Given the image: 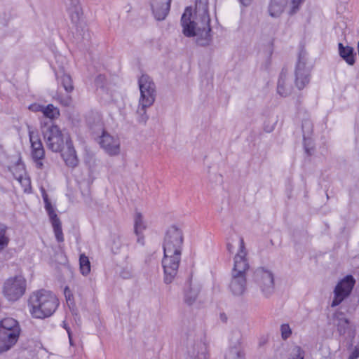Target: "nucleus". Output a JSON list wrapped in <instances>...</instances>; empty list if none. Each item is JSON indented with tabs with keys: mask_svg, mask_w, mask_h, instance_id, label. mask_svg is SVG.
I'll return each instance as SVG.
<instances>
[{
	"mask_svg": "<svg viewBox=\"0 0 359 359\" xmlns=\"http://www.w3.org/2000/svg\"><path fill=\"white\" fill-rule=\"evenodd\" d=\"M191 8L187 7L181 18L183 34L187 37H196L198 46H205L212 41L208 13V0H196L195 18L191 19Z\"/></svg>",
	"mask_w": 359,
	"mask_h": 359,
	"instance_id": "nucleus-1",
	"label": "nucleus"
},
{
	"mask_svg": "<svg viewBox=\"0 0 359 359\" xmlns=\"http://www.w3.org/2000/svg\"><path fill=\"white\" fill-rule=\"evenodd\" d=\"M184 236L182 231L175 226L166 231L163 245L164 257L162 266L164 271V282L169 284L175 278L180 266Z\"/></svg>",
	"mask_w": 359,
	"mask_h": 359,
	"instance_id": "nucleus-2",
	"label": "nucleus"
},
{
	"mask_svg": "<svg viewBox=\"0 0 359 359\" xmlns=\"http://www.w3.org/2000/svg\"><path fill=\"white\" fill-rule=\"evenodd\" d=\"M248 252L242 237H238V249L233 257V267L229 290L233 295L242 296L247 288L246 272L250 266L247 258Z\"/></svg>",
	"mask_w": 359,
	"mask_h": 359,
	"instance_id": "nucleus-3",
	"label": "nucleus"
},
{
	"mask_svg": "<svg viewBox=\"0 0 359 359\" xmlns=\"http://www.w3.org/2000/svg\"><path fill=\"white\" fill-rule=\"evenodd\" d=\"M59 305L57 297L44 289L32 292L27 302L30 315L34 318L43 319L52 316Z\"/></svg>",
	"mask_w": 359,
	"mask_h": 359,
	"instance_id": "nucleus-4",
	"label": "nucleus"
},
{
	"mask_svg": "<svg viewBox=\"0 0 359 359\" xmlns=\"http://www.w3.org/2000/svg\"><path fill=\"white\" fill-rule=\"evenodd\" d=\"M41 130L43 140L48 149L53 152H60L67 144L68 135L62 133L60 128L50 121H41Z\"/></svg>",
	"mask_w": 359,
	"mask_h": 359,
	"instance_id": "nucleus-5",
	"label": "nucleus"
},
{
	"mask_svg": "<svg viewBox=\"0 0 359 359\" xmlns=\"http://www.w3.org/2000/svg\"><path fill=\"white\" fill-rule=\"evenodd\" d=\"M18 322L13 318L0 321V353L8 351L18 341L20 334Z\"/></svg>",
	"mask_w": 359,
	"mask_h": 359,
	"instance_id": "nucleus-6",
	"label": "nucleus"
},
{
	"mask_svg": "<svg viewBox=\"0 0 359 359\" xmlns=\"http://www.w3.org/2000/svg\"><path fill=\"white\" fill-rule=\"evenodd\" d=\"M26 290V280L20 276L10 278L4 285L3 293L8 301L15 302L19 299Z\"/></svg>",
	"mask_w": 359,
	"mask_h": 359,
	"instance_id": "nucleus-7",
	"label": "nucleus"
},
{
	"mask_svg": "<svg viewBox=\"0 0 359 359\" xmlns=\"http://www.w3.org/2000/svg\"><path fill=\"white\" fill-rule=\"evenodd\" d=\"M311 71V66L308 64L306 55L300 53L294 72V83L299 90L303 89L309 83Z\"/></svg>",
	"mask_w": 359,
	"mask_h": 359,
	"instance_id": "nucleus-8",
	"label": "nucleus"
},
{
	"mask_svg": "<svg viewBox=\"0 0 359 359\" xmlns=\"http://www.w3.org/2000/svg\"><path fill=\"white\" fill-rule=\"evenodd\" d=\"M255 281L266 297L273 293L274 278L271 271L264 268L257 269L255 273Z\"/></svg>",
	"mask_w": 359,
	"mask_h": 359,
	"instance_id": "nucleus-9",
	"label": "nucleus"
},
{
	"mask_svg": "<svg viewBox=\"0 0 359 359\" xmlns=\"http://www.w3.org/2000/svg\"><path fill=\"white\" fill-rule=\"evenodd\" d=\"M40 190L41 193V196L45 204V209L49 216L50 221L52 224L56 240L58 242H63L64 236L62 230L61 222L59 217H57V214L55 213L54 207L52 205L45 189L41 187Z\"/></svg>",
	"mask_w": 359,
	"mask_h": 359,
	"instance_id": "nucleus-10",
	"label": "nucleus"
},
{
	"mask_svg": "<svg viewBox=\"0 0 359 359\" xmlns=\"http://www.w3.org/2000/svg\"><path fill=\"white\" fill-rule=\"evenodd\" d=\"M40 190L41 193V196L45 204V209L49 216L50 221L52 224L56 240L58 242H63L64 236L62 230L61 222L59 217H57V214L55 213L54 207L52 205L45 189L41 187Z\"/></svg>",
	"mask_w": 359,
	"mask_h": 359,
	"instance_id": "nucleus-11",
	"label": "nucleus"
},
{
	"mask_svg": "<svg viewBox=\"0 0 359 359\" xmlns=\"http://www.w3.org/2000/svg\"><path fill=\"white\" fill-rule=\"evenodd\" d=\"M355 282L353 277L348 275L337 285L334 291V299L331 304L332 307L340 304L350 294Z\"/></svg>",
	"mask_w": 359,
	"mask_h": 359,
	"instance_id": "nucleus-12",
	"label": "nucleus"
},
{
	"mask_svg": "<svg viewBox=\"0 0 359 359\" xmlns=\"http://www.w3.org/2000/svg\"><path fill=\"white\" fill-rule=\"evenodd\" d=\"M29 137L31 144V155L36 163L37 168H43L42 160L45 156V150L39 135L34 131L29 130Z\"/></svg>",
	"mask_w": 359,
	"mask_h": 359,
	"instance_id": "nucleus-13",
	"label": "nucleus"
},
{
	"mask_svg": "<svg viewBox=\"0 0 359 359\" xmlns=\"http://www.w3.org/2000/svg\"><path fill=\"white\" fill-rule=\"evenodd\" d=\"M100 144L109 156H116L120 153V140L118 137L103 132L100 137Z\"/></svg>",
	"mask_w": 359,
	"mask_h": 359,
	"instance_id": "nucleus-14",
	"label": "nucleus"
},
{
	"mask_svg": "<svg viewBox=\"0 0 359 359\" xmlns=\"http://www.w3.org/2000/svg\"><path fill=\"white\" fill-rule=\"evenodd\" d=\"M293 89L294 87L290 76L287 70L283 69L277 83V93L280 96L285 97L292 94Z\"/></svg>",
	"mask_w": 359,
	"mask_h": 359,
	"instance_id": "nucleus-15",
	"label": "nucleus"
},
{
	"mask_svg": "<svg viewBox=\"0 0 359 359\" xmlns=\"http://www.w3.org/2000/svg\"><path fill=\"white\" fill-rule=\"evenodd\" d=\"M233 334L235 337V341L231 339V344L225 353V359H245L240 333L235 332Z\"/></svg>",
	"mask_w": 359,
	"mask_h": 359,
	"instance_id": "nucleus-16",
	"label": "nucleus"
},
{
	"mask_svg": "<svg viewBox=\"0 0 359 359\" xmlns=\"http://www.w3.org/2000/svg\"><path fill=\"white\" fill-rule=\"evenodd\" d=\"M68 12L71 21L75 25L76 29L81 28L83 30L86 28V25L83 22L82 8L78 0L72 1L71 6L68 8Z\"/></svg>",
	"mask_w": 359,
	"mask_h": 359,
	"instance_id": "nucleus-17",
	"label": "nucleus"
},
{
	"mask_svg": "<svg viewBox=\"0 0 359 359\" xmlns=\"http://www.w3.org/2000/svg\"><path fill=\"white\" fill-rule=\"evenodd\" d=\"M172 0H151V7L154 18L158 20H163L170 8V3Z\"/></svg>",
	"mask_w": 359,
	"mask_h": 359,
	"instance_id": "nucleus-18",
	"label": "nucleus"
},
{
	"mask_svg": "<svg viewBox=\"0 0 359 359\" xmlns=\"http://www.w3.org/2000/svg\"><path fill=\"white\" fill-rule=\"evenodd\" d=\"M61 152L62 157L67 166L74 168L78 165L79 160L71 138H67V144Z\"/></svg>",
	"mask_w": 359,
	"mask_h": 359,
	"instance_id": "nucleus-19",
	"label": "nucleus"
},
{
	"mask_svg": "<svg viewBox=\"0 0 359 359\" xmlns=\"http://www.w3.org/2000/svg\"><path fill=\"white\" fill-rule=\"evenodd\" d=\"M337 331L340 336L346 339L352 341L355 336V327L350 324L348 319L345 318H339L337 323Z\"/></svg>",
	"mask_w": 359,
	"mask_h": 359,
	"instance_id": "nucleus-20",
	"label": "nucleus"
},
{
	"mask_svg": "<svg viewBox=\"0 0 359 359\" xmlns=\"http://www.w3.org/2000/svg\"><path fill=\"white\" fill-rule=\"evenodd\" d=\"M55 76L58 82L62 86L65 91L68 93L74 90V86L72 77L65 72V67L58 65V69L55 67Z\"/></svg>",
	"mask_w": 359,
	"mask_h": 359,
	"instance_id": "nucleus-21",
	"label": "nucleus"
},
{
	"mask_svg": "<svg viewBox=\"0 0 359 359\" xmlns=\"http://www.w3.org/2000/svg\"><path fill=\"white\" fill-rule=\"evenodd\" d=\"M147 228V223L140 212H135L134 215V230L137 236V243L143 244L144 237L142 233Z\"/></svg>",
	"mask_w": 359,
	"mask_h": 359,
	"instance_id": "nucleus-22",
	"label": "nucleus"
},
{
	"mask_svg": "<svg viewBox=\"0 0 359 359\" xmlns=\"http://www.w3.org/2000/svg\"><path fill=\"white\" fill-rule=\"evenodd\" d=\"M189 355L190 359H208L206 346L202 342L197 343L189 348Z\"/></svg>",
	"mask_w": 359,
	"mask_h": 359,
	"instance_id": "nucleus-23",
	"label": "nucleus"
},
{
	"mask_svg": "<svg viewBox=\"0 0 359 359\" xmlns=\"http://www.w3.org/2000/svg\"><path fill=\"white\" fill-rule=\"evenodd\" d=\"M339 54L341 57L349 65H353L355 63L354 50L352 47L344 46L341 43L338 44Z\"/></svg>",
	"mask_w": 359,
	"mask_h": 359,
	"instance_id": "nucleus-24",
	"label": "nucleus"
},
{
	"mask_svg": "<svg viewBox=\"0 0 359 359\" xmlns=\"http://www.w3.org/2000/svg\"><path fill=\"white\" fill-rule=\"evenodd\" d=\"M287 0H271L269 6V13L271 17L277 18L283 12Z\"/></svg>",
	"mask_w": 359,
	"mask_h": 359,
	"instance_id": "nucleus-25",
	"label": "nucleus"
},
{
	"mask_svg": "<svg viewBox=\"0 0 359 359\" xmlns=\"http://www.w3.org/2000/svg\"><path fill=\"white\" fill-rule=\"evenodd\" d=\"M138 85L140 91H149L156 93V86L152 79L147 75L142 74L138 80Z\"/></svg>",
	"mask_w": 359,
	"mask_h": 359,
	"instance_id": "nucleus-26",
	"label": "nucleus"
},
{
	"mask_svg": "<svg viewBox=\"0 0 359 359\" xmlns=\"http://www.w3.org/2000/svg\"><path fill=\"white\" fill-rule=\"evenodd\" d=\"M42 114L43 118H48L49 120L48 121L53 123V121L57 118L60 116V110L53 104H49L43 107ZM41 121H44L41 119Z\"/></svg>",
	"mask_w": 359,
	"mask_h": 359,
	"instance_id": "nucleus-27",
	"label": "nucleus"
},
{
	"mask_svg": "<svg viewBox=\"0 0 359 359\" xmlns=\"http://www.w3.org/2000/svg\"><path fill=\"white\" fill-rule=\"evenodd\" d=\"M156 99V93L149 91H140L139 104L144 106H151Z\"/></svg>",
	"mask_w": 359,
	"mask_h": 359,
	"instance_id": "nucleus-28",
	"label": "nucleus"
},
{
	"mask_svg": "<svg viewBox=\"0 0 359 359\" xmlns=\"http://www.w3.org/2000/svg\"><path fill=\"white\" fill-rule=\"evenodd\" d=\"M151 106H142V104L138 103V107L137 109L136 114H137V121L138 123L142 124H145L149 118V116L147 114V109Z\"/></svg>",
	"mask_w": 359,
	"mask_h": 359,
	"instance_id": "nucleus-29",
	"label": "nucleus"
},
{
	"mask_svg": "<svg viewBox=\"0 0 359 359\" xmlns=\"http://www.w3.org/2000/svg\"><path fill=\"white\" fill-rule=\"evenodd\" d=\"M80 271L82 275L87 276L90 271V262L87 256L81 254L79 257Z\"/></svg>",
	"mask_w": 359,
	"mask_h": 359,
	"instance_id": "nucleus-30",
	"label": "nucleus"
},
{
	"mask_svg": "<svg viewBox=\"0 0 359 359\" xmlns=\"http://www.w3.org/2000/svg\"><path fill=\"white\" fill-rule=\"evenodd\" d=\"M9 169L16 180H19L20 178H21L22 177L27 174L25 166L21 163H16L15 165L11 167Z\"/></svg>",
	"mask_w": 359,
	"mask_h": 359,
	"instance_id": "nucleus-31",
	"label": "nucleus"
},
{
	"mask_svg": "<svg viewBox=\"0 0 359 359\" xmlns=\"http://www.w3.org/2000/svg\"><path fill=\"white\" fill-rule=\"evenodd\" d=\"M198 294V291L197 289H194L192 287H189L188 290H185L184 292V301L189 304L191 305L196 301Z\"/></svg>",
	"mask_w": 359,
	"mask_h": 359,
	"instance_id": "nucleus-32",
	"label": "nucleus"
},
{
	"mask_svg": "<svg viewBox=\"0 0 359 359\" xmlns=\"http://www.w3.org/2000/svg\"><path fill=\"white\" fill-rule=\"evenodd\" d=\"M109 246L114 253H117L122 246L121 238L118 235H111L109 241Z\"/></svg>",
	"mask_w": 359,
	"mask_h": 359,
	"instance_id": "nucleus-33",
	"label": "nucleus"
},
{
	"mask_svg": "<svg viewBox=\"0 0 359 359\" xmlns=\"http://www.w3.org/2000/svg\"><path fill=\"white\" fill-rule=\"evenodd\" d=\"M6 229L7 227L4 224H0V251L7 246L9 241L6 236Z\"/></svg>",
	"mask_w": 359,
	"mask_h": 359,
	"instance_id": "nucleus-34",
	"label": "nucleus"
},
{
	"mask_svg": "<svg viewBox=\"0 0 359 359\" xmlns=\"http://www.w3.org/2000/svg\"><path fill=\"white\" fill-rule=\"evenodd\" d=\"M24 192L29 194L32 191L31 180L28 175L26 174L19 180H18Z\"/></svg>",
	"mask_w": 359,
	"mask_h": 359,
	"instance_id": "nucleus-35",
	"label": "nucleus"
},
{
	"mask_svg": "<svg viewBox=\"0 0 359 359\" xmlns=\"http://www.w3.org/2000/svg\"><path fill=\"white\" fill-rule=\"evenodd\" d=\"M302 127L304 140H306V136H309L312 133L313 125L309 120H305L304 121H303Z\"/></svg>",
	"mask_w": 359,
	"mask_h": 359,
	"instance_id": "nucleus-36",
	"label": "nucleus"
},
{
	"mask_svg": "<svg viewBox=\"0 0 359 359\" xmlns=\"http://www.w3.org/2000/svg\"><path fill=\"white\" fill-rule=\"evenodd\" d=\"M304 351L300 346H295L290 354L289 359H304Z\"/></svg>",
	"mask_w": 359,
	"mask_h": 359,
	"instance_id": "nucleus-37",
	"label": "nucleus"
},
{
	"mask_svg": "<svg viewBox=\"0 0 359 359\" xmlns=\"http://www.w3.org/2000/svg\"><path fill=\"white\" fill-rule=\"evenodd\" d=\"M280 333L283 340L287 339L292 334V330L290 325L287 323L281 325Z\"/></svg>",
	"mask_w": 359,
	"mask_h": 359,
	"instance_id": "nucleus-38",
	"label": "nucleus"
},
{
	"mask_svg": "<svg viewBox=\"0 0 359 359\" xmlns=\"http://www.w3.org/2000/svg\"><path fill=\"white\" fill-rule=\"evenodd\" d=\"M304 1V0H290V8L289 11V13L290 15L296 13L299 11V6Z\"/></svg>",
	"mask_w": 359,
	"mask_h": 359,
	"instance_id": "nucleus-39",
	"label": "nucleus"
},
{
	"mask_svg": "<svg viewBox=\"0 0 359 359\" xmlns=\"http://www.w3.org/2000/svg\"><path fill=\"white\" fill-rule=\"evenodd\" d=\"M57 100L60 102V103L61 104H62L63 106H65V107L69 106L72 103V98L69 95H67L65 97L58 96Z\"/></svg>",
	"mask_w": 359,
	"mask_h": 359,
	"instance_id": "nucleus-40",
	"label": "nucleus"
},
{
	"mask_svg": "<svg viewBox=\"0 0 359 359\" xmlns=\"http://www.w3.org/2000/svg\"><path fill=\"white\" fill-rule=\"evenodd\" d=\"M104 81H105V76L103 75H101V74L98 75L95 80V85L100 88L104 87Z\"/></svg>",
	"mask_w": 359,
	"mask_h": 359,
	"instance_id": "nucleus-41",
	"label": "nucleus"
},
{
	"mask_svg": "<svg viewBox=\"0 0 359 359\" xmlns=\"http://www.w3.org/2000/svg\"><path fill=\"white\" fill-rule=\"evenodd\" d=\"M44 105H42V104H36V103H34V104H31L29 107V109L34 111V112H43V108Z\"/></svg>",
	"mask_w": 359,
	"mask_h": 359,
	"instance_id": "nucleus-42",
	"label": "nucleus"
},
{
	"mask_svg": "<svg viewBox=\"0 0 359 359\" xmlns=\"http://www.w3.org/2000/svg\"><path fill=\"white\" fill-rule=\"evenodd\" d=\"M65 297L67 299V302H72V294H71V291H70V290L69 289L68 287H66L65 288Z\"/></svg>",
	"mask_w": 359,
	"mask_h": 359,
	"instance_id": "nucleus-43",
	"label": "nucleus"
},
{
	"mask_svg": "<svg viewBox=\"0 0 359 359\" xmlns=\"http://www.w3.org/2000/svg\"><path fill=\"white\" fill-rule=\"evenodd\" d=\"M120 274L121 276L125 279L129 278L132 276V273L129 270L126 269H123Z\"/></svg>",
	"mask_w": 359,
	"mask_h": 359,
	"instance_id": "nucleus-44",
	"label": "nucleus"
},
{
	"mask_svg": "<svg viewBox=\"0 0 359 359\" xmlns=\"http://www.w3.org/2000/svg\"><path fill=\"white\" fill-rule=\"evenodd\" d=\"M65 328L67 330V332L68 334V337H69V341L70 345L71 346H74L73 341H72V332H71L70 328L67 327V326H65Z\"/></svg>",
	"mask_w": 359,
	"mask_h": 359,
	"instance_id": "nucleus-45",
	"label": "nucleus"
},
{
	"mask_svg": "<svg viewBox=\"0 0 359 359\" xmlns=\"http://www.w3.org/2000/svg\"><path fill=\"white\" fill-rule=\"evenodd\" d=\"M354 356H355L357 358H359V346L358 347H355V348L353 349V351H352L351 353Z\"/></svg>",
	"mask_w": 359,
	"mask_h": 359,
	"instance_id": "nucleus-46",
	"label": "nucleus"
},
{
	"mask_svg": "<svg viewBox=\"0 0 359 359\" xmlns=\"http://www.w3.org/2000/svg\"><path fill=\"white\" fill-rule=\"evenodd\" d=\"M243 6H248L252 0H239Z\"/></svg>",
	"mask_w": 359,
	"mask_h": 359,
	"instance_id": "nucleus-47",
	"label": "nucleus"
},
{
	"mask_svg": "<svg viewBox=\"0 0 359 359\" xmlns=\"http://www.w3.org/2000/svg\"><path fill=\"white\" fill-rule=\"evenodd\" d=\"M226 248L229 252H233V247L231 243H228Z\"/></svg>",
	"mask_w": 359,
	"mask_h": 359,
	"instance_id": "nucleus-48",
	"label": "nucleus"
},
{
	"mask_svg": "<svg viewBox=\"0 0 359 359\" xmlns=\"http://www.w3.org/2000/svg\"><path fill=\"white\" fill-rule=\"evenodd\" d=\"M348 359H357L355 356H354L352 353L350 355Z\"/></svg>",
	"mask_w": 359,
	"mask_h": 359,
	"instance_id": "nucleus-49",
	"label": "nucleus"
},
{
	"mask_svg": "<svg viewBox=\"0 0 359 359\" xmlns=\"http://www.w3.org/2000/svg\"><path fill=\"white\" fill-rule=\"evenodd\" d=\"M58 59H61V60H65V58L61 55L58 56Z\"/></svg>",
	"mask_w": 359,
	"mask_h": 359,
	"instance_id": "nucleus-50",
	"label": "nucleus"
}]
</instances>
